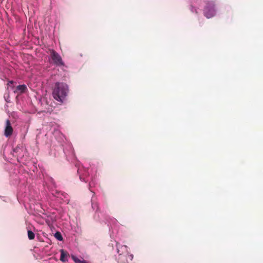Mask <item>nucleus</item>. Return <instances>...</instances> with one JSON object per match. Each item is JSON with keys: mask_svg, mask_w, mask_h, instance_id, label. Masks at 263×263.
<instances>
[{"mask_svg": "<svg viewBox=\"0 0 263 263\" xmlns=\"http://www.w3.org/2000/svg\"><path fill=\"white\" fill-rule=\"evenodd\" d=\"M69 92L68 85L63 82L55 83L52 89V97L57 101L63 103Z\"/></svg>", "mask_w": 263, "mask_h": 263, "instance_id": "1", "label": "nucleus"}, {"mask_svg": "<svg viewBox=\"0 0 263 263\" xmlns=\"http://www.w3.org/2000/svg\"><path fill=\"white\" fill-rule=\"evenodd\" d=\"M27 234H28V238L30 240H32L34 238L35 235H34V233L32 231H31L30 230H28L27 232Z\"/></svg>", "mask_w": 263, "mask_h": 263, "instance_id": "10", "label": "nucleus"}, {"mask_svg": "<svg viewBox=\"0 0 263 263\" xmlns=\"http://www.w3.org/2000/svg\"><path fill=\"white\" fill-rule=\"evenodd\" d=\"M14 83V81H9L8 83V86H10V87H11V85L13 84Z\"/></svg>", "mask_w": 263, "mask_h": 263, "instance_id": "12", "label": "nucleus"}, {"mask_svg": "<svg viewBox=\"0 0 263 263\" xmlns=\"http://www.w3.org/2000/svg\"><path fill=\"white\" fill-rule=\"evenodd\" d=\"M120 249L122 250H127V247L126 246H122L120 247Z\"/></svg>", "mask_w": 263, "mask_h": 263, "instance_id": "13", "label": "nucleus"}, {"mask_svg": "<svg viewBox=\"0 0 263 263\" xmlns=\"http://www.w3.org/2000/svg\"><path fill=\"white\" fill-rule=\"evenodd\" d=\"M50 53L54 65L57 66H63L64 65L61 55L58 52L54 50H50Z\"/></svg>", "mask_w": 263, "mask_h": 263, "instance_id": "3", "label": "nucleus"}, {"mask_svg": "<svg viewBox=\"0 0 263 263\" xmlns=\"http://www.w3.org/2000/svg\"><path fill=\"white\" fill-rule=\"evenodd\" d=\"M61 256L60 260L62 262H65L67 260V257L68 255V253L63 249L60 250Z\"/></svg>", "mask_w": 263, "mask_h": 263, "instance_id": "7", "label": "nucleus"}, {"mask_svg": "<svg viewBox=\"0 0 263 263\" xmlns=\"http://www.w3.org/2000/svg\"><path fill=\"white\" fill-rule=\"evenodd\" d=\"M204 13L205 16L208 18L213 16L215 13L214 9L208 10L207 7L205 8Z\"/></svg>", "mask_w": 263, "mask_h": 263, "instance_id": "6", "label": "nucleus"}, {"mask_svg": "<svg viewBox=\"0 0 263 263\" xmlns=\"http://www.w3.org/2000/svg\"><path fill=\"white\" fill-rule=\"evenodd\" d=\"M119 255L117 260L119 263H128L129 260L132 261L134 258L133 254H129L126 252L124 254L120 253V250L117 249Z\"/></svg>", "mask_w": 263, "mask_h": 263, "instance_id": "2", "label": "nucleus"}, {"mask_svg": "<svg viewBox=\"0 0 263 263\" xmlns=\"http://www.w3.org/2000/svg\"><path fill=\"white\" fill-rule=\"evenodd\" d=\"M27 89V86L25 84L20 85L16 87V89L14 90V92L17 95H21L24 93Z\"/></svg>", "mask_w": 263, "mask_h": 263, "instance_id": "5", "label": "nucleus"}, {"mask_svg": "<svg viewBox=\"0 0 263 263\" xmlns=\"http://www.w3.org/2000/svg\"><path fill=\"white\" fill-rule=\"evenodd\" d=\"M71 258L76 263H88L87 261L84 259L81 260L74 255H72Z\"/></svg>", "mask_w": 263, "mask_h": 263, "instance_id": "8", "label": "nucleus"}, {"mask_svg": "<svg viewBox=\"0 0 263 263\" xmlns=\"http://www.w3.org/2000/svg\"><path fill=\"white\" fill-rule=\"evenodd\" d=\"M13 131V128L11 125L10 121L8 119L6 121V127L4 134L5 136L7 137H10L12 135Z\"/></svg>", "mask_w": 263, "mask_h": 263, "instance_id": "4", "label": "nucleus"}, {"mask_svg": "<svg viewBox=\"0 0 263 263\" xmlns=\"http://www.w3.org/2000/svg\"><path fill=\"white\" fill-rule=\"evenodd\" d=\"M54 237L58 240H60V241H61L63 240V237H62V236L61 234V233L60 232H57L55 234H54Z\"/></svg>", "mask_w": 263, "mask_h": 263, "instance_id": "11", "label": "nucleus"}, {"mask_svg": "<svg viewBox=\"0 0 263 263\" xmlns=\"http://www.w3.org/2000/svg\"><path fill=\"white\" fill-rule=\"evenodd\" d=\"M83 169L82 168H78V173L79 174V177H80V179L82 181H84V182H87V180L83 177V175L81 174V172L82 171Z\"/></svg>", "mask_w": 263, "mask_h": 263, "instance_id": "9", "label": "nucleus"}]
</instances>
